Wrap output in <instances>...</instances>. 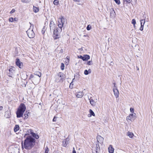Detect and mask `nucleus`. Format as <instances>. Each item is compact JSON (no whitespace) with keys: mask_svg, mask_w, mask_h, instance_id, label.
<instances>
[{"mask_svg":"<svg viewBox=\"0 0 153 153\" xmlns=\"http://www.w3.org/2000/svg\"><path fill=\"white\" fill-rule=\"evenodd\" d=\"M35 141V140L32 137L30 136H28L25 140V148L27 149H31L34 145Z\"/></svg>","mask_w":153,"mask_h":153,"instance_id":"nucleus-1","label":"nucleus"},{"mask_svg":"<svg viewBox=\"0 0 153 153\" xmlns=\"http://www.w3.org/2000/svg\"><path fill=\"white\" fill-rule=\"evenodd\" d=\"M26 108V107L24 104L22 103L20 104L16 113L17 118L22 117Z\"/></svg>","mask_w":153,"mask_h":153,"instance_id":"nucleus-2","label":"nucleus"},{"mask_svg":"<svg viewBox=\"0 0 153 153\" xmlns=\"http://www.w3.org/2000/svg\"><path fill=\"white\" fill-rule=\"evenodd\" d=\"M39 73L40 74H36L35 76L31 75L30 76V79H31L33 83L35 85H37L40 81V77L41 76V74L40 72H39Z\"/></svg>","mask_w":153,"mask_h":153,"instance_id":"nucleus-3","label":"nucleus"},{"mask_svg":"<svg viewBox=\"0 0 153 153\" xmlns=\"http://www.w3.org/2000/svg\"><path fill=\"white\" fill-rule=\"evenodd\" d=\"M55 81L56 82H62L64 80V76L62 73H59L55 76Z\"/></svg>","mask_w":153,"mask_h":153,"instance_id":"nucleus-4","label":"nucleus"},{"mask_svg":"<svg viewBox=\"0 0 153 153\" xmlns=\"http://www.w3.org/2000/svg\"><path fill=\"white\" fill-rule=\"evenodd\" d=\"M62 29L60 28H56L53 31V37L55 39L59 38L60 37V33L62 31Z\"/></svg>","mask_w":153,"mask_h":153,"instance_id":"nucleus-5","label":"nucleus"},{"mask_svg":"<svg viewBox=\"0 0 153 153\" xmlns=\"http://www.w3.org/2000/svg\"><path fill=\"white\" fill-rule=\"evenodd\" d=\"M28 36L30 38H33L35 36V33L33 30L29 28L26 32Z\"/></svg>","mask_w":153,"mask_h":153,"instance_id":"nucleus-6","label":"nucleus"},{"mask_svg":"<svg viewBox=\"0 0 153 153\" xmlns=\"http://www.w3.org/2000/svg\"><path fill=\"white\" fill-rule=\"evenodd\" d=\"M63 19H64L62 17H61L59 19L58 21V22L59 23L58 25V26L59 27V28H60L62 29V28L63 27V23L62 22V20Z\"/></svg>","mask_w":153,"mask_h":153,"instance_id":"nucleus-7","label":"nucleus"},{"mask_svg":"<svg viewBox=\"0 0 153 153\" xmlns=\"http://www.w3.org/2000/svg\"><path fill=\"white\" fill-rule=\"evenodd\" d=\"M56 25L53 21H51L50 24V27L51 30H52L53 31L55 30L56 29Z\"/></svg>","mask_w":153,"mask_h":153,"instance_id":"nucleus-8","label":"nucleus"},{"mask_svg":"<svg viewBox=\"0 0 153 153\" xmlns=\"http://www.w3.org/2000/svg\"><path fill=\"white\" fill-rule=\"evenodd\" d=\"M14 67H11L9 68V72L8 73L9 76L12 77V75L14 72Z\"/></svg>","mask_w":153,"mask_h":153,"instance_id":"nucleus-9","label":"nucleus"},{"mask_svg":"<svg viewBox=\"0 0 153 153\" xmlns=\"http://www.w3.org/2000/svg\"><path fill=\"white\" fill-rule=\"evenodd\" d=\"M136 114L134 113V114H131L129 115L128 116H127L126 117L127 120H132L135 119Z\"/></svg>","mask_w":153,"mask_h":153,"instance_id":"nucleus-10","label":"nucleus"},{"mask_svg":"<svg viewBox=\"0 0 153 153\" xmlns=\"http://www.w3.org/2000/svg\"><path fill=\"white\" fill-rule=\"evenodd\" d=\"M97 142L102 144L103 142L104 138L100 135H98L97 137Z\"/></svg>","mask_w":153,"mask_h":153,"instance_id":"nucleus-11","label":"nucleus"},{"mask_svg":"<svg viewBox=\"0 0 153 153\" xmlns=\"http://www.w3.org/2000/svg\"><path fill=\"white\" fill-rule=\"evenodd\" d=\"M113 91L114 94L116 98H118L119 97V92L118 90L117 89V87L116 88H114Z\"/></svg>","mask_w":153,"mask_h":153,"instance_id":"nucleus-12","label":"nucleus"},{"mask_svg":"<svg viewBox=\"0 0 153 153\" xmlns=\"http://www.w3.org/2000/svg\"><path fill=\"white\" fill-rule=\"evenodd\" d=\"M69 139L68 138L62 141V146L64 147H66L67 144L68 143Z\"/></svg>","mask_w":153,"mask_h":153,"instance_id":"nucleus-13","label":"nucleus"},{"mask_svg":"<svg viewBox=\"0 0 153 153\" xmlns=\"http://www.w3.org/2000/svg\"><path fill=\"white\" fill-rule=\"evenodd\" d=\"M16 64L17 66H18L20 68H21V67L22 66V63L20 62L19 59H17L16 62Z\"/></svg>","mask_w":153,"mask_h":153,"instance_id":"nucleus-14","label":"nucleus"},{"mask_svg":"<svg viewBox=\"0 0 153 153\" xmlns=\"http://www.w3.org/2000/svg\"><path fill=\"white\" fill-rule=\"evenodd\" d=\"M84 95L83 92H79L77 93L76 96L78 98H82Z\"/></svg>","mask_w":153,"mask_h":153,"instance_id":"nucleus-15","label":"nucleus"},{"mask_svg":"<svg viewBox=\"0 0 153 153\" xmlns=\"http://www.w3.org/2000/svg\"><path fill=\"white\" fill-rule=\"evenodd\" d=\"M90 58V56L87 55H84L83 56V58H82V60L83 61H87Z\"/></svg>","mask_w":153,"mask_h":153,"instance_id":"nucleus-16","label":"nucleus"},{"mask_svg":"<svg viewBox=\"0 0 153 153\" xmlns=\"http://www.w3.org/2000/svg\"><path fill=\"white\" fill-rule=\"evenodd\" d=\"M108 152L109 153H113L114 149L113 148L112 145H110L108 148Z\"/></svg>","mask_w":153,"mask_h":153,"instance_id":"nucleus-17","label":"nucleus"},{"mask_svg":"<svg viewBox=\"0 0 153 153\" xmlns=\"http://www.w3.org/2000/svg\"><path fill=\"white\" fill-rule=\"evenodd\" d=\"M89 100H90V102L91 104L93 106H95L96 105V102L93 99L90 100L89 99Z\"/></svg>","mask_w":153,"mask_h":153,"instance_id":"nucleus-18","label":"nucleus"},{"mask_svg":"<svg viewBox=\"0 0 153 153\" xmlns=\"http://www.w3.org/2000/svg\"><path fill=\"white\" fill-rule=\"evenodd\" d=\"M127 135L131 138H132L134 136V134L133 133L129 131H128L127 133Z\"/></svg>","mask_w":153,"mask_h":153,"instance_id":"nucleus-19","label":"nucleus"},{"mask_svg":"<svg viewBox=\"0 0 153 153\" xmlns=\"http://www.w3.org/2000/svg\"><path fill=\"white\" fill-rule=\"evenodd\" d=\"M89 112L90 113V114H88V116L90 117L91 116H95V114L93 111L91 109L89 110Z\"/></svg>","mask_w":153,"mask_h":153,"instance_id":"nucleus-20","label":"nucleus"},{"mask_svg":"<svg viewBox=\"0 0 153 153\" xmlns=\"http://www.w3.org/2000/svg\"><path fill=\"white\" fill-rule=\"evenodd\" d=\"M27 133L26 134H25V135L24 136V137H25L26 135H28L29 134V133H30L32 135V134L33 132L32 131V130L31 129H29L27 130Z\"/></svg>","mask_w":153,"mask_h":153,"instance_id":"nucleus-21","label":"nucleus"},{"mask_svg":"<svg viewBox=\"0 0 153 153\" xmlns=\"http://www.w3.org/2000/svg\"><path fill=\"white\" fill-rule=\"evenodd\" d=\"M19 129V125H16L14 128V131L15 132H17Z\"/></svg>","mask_w":153,"mask_h":153,"instance_id":"nucleus-22","label":"nucleus"},{"mask_svg":"<svg viewBox=\"0 0 153 153\" xmlns=\"http://www.w3.org/2000/svg\"><path fill=\"white\" fill-rule=\"evenodd\" d=\"M32 135L33 137H34V138H36V139H37L39 138V136L37 134H35L33 132V133L32 134Z\"/></svg>","mask_w":153,"mask_h":153,"instance_id":"nucleus-23","label":"nucleus"},{"mask_svg":"<svg viewBox=\"0 0 153 153\" xmlns=\"http://www.w3.org/2000/svg\"><path fill=\"white\" fill-rule=\"evenodd\" d=\"M33 10L34 12L37 13L38 12L39 8L38 7L33 6Z\"/></svg>","mask_w":153,"mask_h":153,"instance_id":"nucleus-24","label":"nucleus"},{"mask_svg":"<svg viewBox=\"0 0 153 153\" xmlns=\"http://www.w3.org/2000/svg\"><path fill=\"white\" fill-rule=\"evenodd\" d=\"M141 25L144 26L145 23V19H141L140 20Z\"/></svg>","mask_w":153,"mask_h":153,"instance_id":"nucleus-25","label":"nucleus"},{"mask_svg":"<svg viewBox=\"0 0 153 153\" xmlns=\"http://www.w3.org/2000/svg\"><path fill=\"white\" fill-rule=\"evenodd\" d=\"M53 3L54 5H57L59 4V1L58 0H54Z\"/></svg>","mask_w":153,"mask_h":153,"instance_id":"nucleus-26","label":"nucleus"},{"mask_svg":"<svg viewBox=\"0 0 153 153\" xmlns=\"http://www.w3.org/2000/svg\"><path fill=\"white\" fill-rule=\"evenodd\" d=\"M65 68V65L63 63H62L61 64V69L62 70H63Z\"/></svg>","mask_w":153,"mask_h":153,"instance_id":"nucleus-27","label":"nucleus"},{"mask_svg":"<svg viewBox=\"0 0 153 153\" xmlns=\"http://www.w3.org/2000/svg\"><path fill=\"white\" fill-rule=\"evenodd\" d=\"M91 28V25H89L86 27L87 29L88 30H90Z\"/></svg>","mask_w":153,"mask_h":153,"instance_id":"nucleus-28","label":"nucleus"},{"mask_svg":"<svg viewBox=\"0 0 153 153\" xmlns=\"http://www.w3.org/2000/svg\"><path fill=\"white\" fill-rule=\"evenodd\" d=\"M131 23L134 26V25H135L136 22V20L134 19H133L132 20Z\"/></svg>","mask_w":153,"mask_h":153,"instance_id":"nucleus-29","label":"nucleus"},{"mask_svg":"<svg viewBox=\"0 0 153 153\" xmlns=\"http://www.w3.org/2000/svg\"><path fill=\"white\" fill-rule=\"evenodd\" d=\"M30 0H22V1L23 3H27Z\"/></svg>","mask_w":153,"mask_h":153,"instance_id":"nucleus-30","label":"nucleus"},{"mask_svg":"<svg viewBox=\"0 0 153 153\" xmlns=\"http://www.w3.org/2000/svg\"><path fill=\"white\" fill-rule=\"evenodd\" d=\"M93 64V62L92 61H90L87 62V64L91 65Z\"/></svg>","mask_w":153,"mask_h":153,"instance_id":"nucleus-31","label":"nucleus"},{"mask_svg":"<svg viewBox=\"0 0 153 153\" xmlns=\"http://www.w3.org/2000/svg\"><path fill=\"white\" fill-rule=\"evenodd\" d=\"M45 153H48L49 151V149L47 147H46L45 148Z\"/></svg>","mask_w":153,"mask_h":153,"instance_id":"nucleus-32","label":"nucleus"},{"mask_svg":"<svg viewBox=\"0 0 153 153\" xmlns=\"http://www.w3.org/2000/svg\"><path fill=\"white\" fill-rule=\"evenodd\" d=\"M115 2L117 4H120V0H114Z\"/></svg>","mask_w":153,"mask_h":153,"instance_id":"nucleus-33","label":"nucleus"},{"mask_svg":"<svg viewBox=\"0 0 153 153\" xmlns=\"http://www.w3.org/2000/svg\"><path fill=\"white\" fill-rule=\"evenodd\" d=\"M13 21H14V19L12 17L10 18L9 19V21L10 22H13Z\"/></svg>","mask_w":153,"mask_h":153,"instance_id":"nucleus-34","label":"nucleus"},{"mask_svg":"<svg viewBox=\"0 0 153 153\" xmlns=\"http://www.w3.org/2000/svg\"><path fill=\"white\" fill-rule=\"evenodd\" d=\"M84 73L86 75H88L89 74L88 71L87 70H86L85 71Z\"/></svg>","mask_w":153,"mask_h":153,"instance_id":"nucleus-35","label":"nucleus"},{"mask_svg":"<svg viewBox=\"0 0 153 153\" xmlns=\"http://www.w3.org/2000/svg\"><path fill=\"white\" fill-rule=\"evenodd\" d=\"M124 1H126L127 3H130L132 0H123Z\"/></svg>","mask_w":153,"mask_h":153,"instance_id":"nucleus-36","label":"nucleus"},{"mask_svg":"<svg viewBox=\"0 0 153 153\" xmlns=\"http://www.w3.org/2000/svg\"><path fill=\"white\" fill-rule=\"evenodd\" d=\"M30 28H31V30H33L34 27V25H31V24L30 22Z\"/></svg>","mask_w":153,"mask_h":153,"instance_id":"nucleus-37","label":"nucleus"},{"mask_svg":"<svg viewBox=\"0 0 153 153\" xmlns=\"http://www.w3.org/2000/svg\"><path fill=\"white\" fill-rule=\"evenodd\" d=\"M100 146L99 144H97L96 146V149L97 150H98L99 149H100Z\"/></svg>","mask_w":153,"mask_h":153,"instance_id":"nucleus-38","label":"nucleus"},{"mask_svg":"<svg viewBox=\"0 0 153 153\" xmlns=\"http://www.w3.org/2000/svg\"><path fill=\"white\" fill-rule=\"evenodd\" d=\"M143 25H141V27L140 29V30L142 31L143 30Z\"/></svg>","mask_w":153,"mask_h":153,"instance_id":"nucleus-39","label":"nucleus"},{"mask_svg":"<svg viewBox=\"0 0 153 153\" xmlns=\"http://www.w3.org/2000/svg\"><path fill=\"white\" fill-rule=\"evenodd\" d=\"M15 11V10L14 9H13L10 12V13L12 14Z\"/></svg>","mask_w":153,"mask_h":153,"instance_id":"nucleus-40","label":"nucleus"},{"mask_svg":"<svg viewBox=\"0 0 153 153\" xmlns=\"http://www.w3.org/2000/svg\"><path fill=\"white\" fill-rule=\"evenodd\" d=\"M130 110L131 112H133L134 109L132 108H131L130 109Z\"/></svg>","mask_w":153,"mask_h":153,"instance_id":"nucleus-41","label":"nucleus"},{"mask_svg":"<svg viewBox=\"0 0 153 153\" xmlns=\"http://www.w3.org/2000/svg\"><path fill=\"white\" fill-rule=\"evenodd\" d=\"M78 58H80L82 59V58H83V56L81 55L79 56H78Z\"/></svg>","mask_w":153,"mask_h":153,"instance_id":"nucleus-42","label":"nucleus"},{"mask_svg":"<svg viewBox=\"0 0 153 153\" xmlns=\"http://www.w3.org/2000/svg\"><path fill=\"white\" fill-rule=\"evenodd\" d=\"M74 1L76 2H79L81 0H73Z\"/></svg>","mask_w":153,"mask_h":153,"instance_id":"nucleus-43","label":"nucleus"},{"mask_svg":"<svg viewBox=\"0 0 153 153\" xmlns=\"http://www.w3.org/2000/svg\"><path fill=\"white\" fill-rule=\"evenodd\" d=\"M56 117L55 116H54L53 120V121H56Z\"/></svg>","mask_w":153,"mask_h":153,"instance_id":"nucleus-44","label":"nucleus"},{"mask_svg":"<svg viewBox=\"0 0 153 153\" xmlns=\"http://www.w3.org/2000/svg\"><path fill=\"white\" fill-rule=\"evenodd\" d=\"M25 118H27V117L28 114H25Z\"/></svg>","mask_w":153,"mask_h":153,"instance_id":"nucleus-45","label":"nucleus"},{"mask_svg":"<svg viewBox=\"0 0 153 153\" xmlns=\"http://www.w3.org/2000/svg\"><path fill=\"white\" fill-rule=\"evenodd\" d=\"M73 153H76V151L75 150V149L74 147L73 148Z\"/></svg>","mask_w":153,"mask_h":153,"instance_id":"nucleus-46","label":"nucleus"},{"mask_svg":"<svg viewBox=\"0 0 153 153\" xmlns=\"http://www.w3.org/2000/svg\"><path fill=\"white\" fill-rule=\"evenodd\" d=\"M88 72L89 73H90L91 72V69H88Z\"/></svg>","mask_w":153,"mask_h":153,"instance_id":"nucleus-47","label":"nucleus"},{"mask_svg":"<svg viewBox=\"0 0 153 153\" xmlns=\"http://www.w3.org/2000/svg\"><path fill=\"white\" fill-rule=\"evenodd\" d=\"M3 108V107L2 106H0V111L2 110Z\"/></svg>","mask_w":153,"mask_h":153,"instance_id":"nucleus-48","label":"nucleus"},{"mask_svg":"<svg viewBox=\"0 0 153 153\" xmlns=\"http://www.w3.org/2000/svg\"><path fill=\"white\" fill-rule=\"evenodd\" d=\"M73 85V84H72V82H71L70 84V87H71V86H72V85Z\"/></svg>","mask_w":153,"mask_h":153,"instance_id":"nucleus-49","label":"nucleus"},{"mask_svg":"<svg viewBox=\"0 0 153 153\" xmlns=\"http://www.w3.org/2000/svg\"><path fill=\"white\" fill-rule=\"evenodd\" d=\"M114 88H116V87L115 86V83H114Z\"/></svg>","mask_w":153,"mask_h":153,"instance_id":"nucleus-50","label":"nucleus"},{"mask_svg":"<svg viewBox=\"0 0 153 153\" xmlns=\"http://www.w3.org/2000/svg\"><path fill=\"white\" fill-rule=\"evenodd\" d=\"M75 79L74 78L72 80V82H73L74 81V80Z\"/></svg>","mask_w":153,"mask_h":153,"instance_id":"nucleus-51","label":"nucleus"},{"mask_svg":"<svg viewBox=\"0 0 153 153\" xmlns=\"http://www.w3.org/2000/svg\"><path fill=\"white\" fill-rule=\"evenodd\" d=\"M16 18H14V20L15 21H16Z\"/></svg>","mask_w":153,"mask_h":153,"instance_id":"nucleus-52","label":"nucleus"},{"mask_svg":"<svg viewBox=\"0 0 153 153\" xmlns=\"http://www.w3.org/2000/svg\"><path fill=\"white\" fill-rule=\"evenodd\" d=\"M134 28H135V25H134Z\"/></svg>","mask_w":153,"mask_h":153,"instance_id":"nucleus-53","label":"nucleus"},{"mask_svg":"<svg viewBox=\"0 0 153 153\" xmlns=\"http://www.w3.org/2000/svg\"><path fill=\"white\" fill-rule=\"evenodd\" d=\"M135 2H136V0H135Z\"/></svg>","mask_w":153,"mask_h":153,"instance_id":"nucleus-54","label":"nucleus"}]
</instances>
